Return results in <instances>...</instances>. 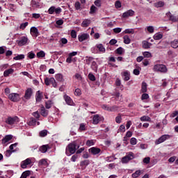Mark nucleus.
<instances>
[{"mask_svg":"<svg viewBox=\"0 0 178 178\" xmlns=\"http://www.w3.org/2000/svg\"><path fill=\"white\" fill-rule=\"evenodd\" d=\"M79 147V146H77L76 142H74L72 143L69 144L65 149L66 155H67V156H70V155H73V154L76 152V150Z\"/></svg>","mask_w":178,"mask_h":178,"instance_id":"obj_1","label":"nucleus"},{"mask_svg":"<svg viewBox=\"0 0 178 178\" xmlns=\"http://www.w3.org/2000/svg\"><path fill=\"white\" fill-rule=\"evenodd\" d=\"M154 72H160V73H166L168 68L166 65L162 64H156L153 67Z\"/></svg>","mask_w":178,"mask_h":178,"instance_id":"obj_2","label":"nucleus"},{"mask_svg":"<svg viewBox=\"0 0 178 178\" xmlns=\"http://www.w3.org/2000/svg\"><path fill=\"white\" fill-rule=\"evenodd\" d=\"M33 89L31 88H27L25 90V94L24 97H22L23 101H29V99H31V97H33Z\"/></svg>","mask_w":178,"mask_h":178,"instance_id":"obj_3","label":"nucleus"},{"mask_svg":"<svg viewBox=\"0 0 178 178\" xmlns=\"http://www.w3.org/2000/svg\"><path fill=\"white\" fill-rule=\"evenodd\" d=\"M48 13L49 15H54V13H56V15H60V13H62V8H60V7L56 8L53 6L49 8Z\"/></svg>","mask_w":178,"mask_h":178,"instance_id":"obj_4","label":"nucleus"},{"mask_svg":"<svg viewBox=\"0 0 178 178\" xmlns=\"http://www.w3.org/2000/svg\"><path fill=\"white\" fill-rule=\"evenodd\" d=\"M16 42L19 47H23V45L27 44V42H29V38L26 36L20 37L17 40Z\"/></svg>","mask_w":178,"mask_h":178,"instance_id":"obj_5","label":"nucleus"},{"mask_svg":"<svg viewBox=\"0 0 178 178\" xmlns=\"http://www.w3.org/2000/svg\"><path fill=\"white\" fill-rule=\"evenodd\" d=\"M8 99L12 102H19L20 101V95L17 93H10L8 95Z\"/></svg>","mask_w":178,"mask_h":178,"instance_id":"obj_6","label":"nucleus"},{"mask_svg":"<svg viewBox=\"0 0 178 178\" xmlns=\"http://www.w3.org/2000/svg\"><path fill=\"white\" fill-rule=\"evenodd\" d=\"M19 118L17 116H15L14 118L12 117H8L6 120V123H7V124H10V125H13V124H15L16 123H19Z\"/></svg>","mask_w":178,"mask_h":178,"instance_id":"obj_7","label":"nucleus"},{"mask_svg":"<svg viewBox=\"0 0 178 178\" xmlns=\"http://www.w3.org/2000/svg\"><path fill=\"white\" fill-rule=\"evenodd\" d=\"M169 138H170V135H163L155 141V144L156 145H158L161 144V143L166 141V140H169Z\"/></svg>","mask_w":178,"mask_h":178,"instance_id":"obj_8","label":"nucleus"},{"mask_svg":"<svg viewBox=\"0 0 178 178\" xmlns=\"http://www.w3.org/2000/svg\"><path fill=\"white\" fill-rule=\"evenodd\" d=\"M166 17H168V20L170 22H172V23H176L177 22H178V15L177 16H175L173 15H172V13L170 12H168L165 14Z\"/></svg>","mask_w":178,"mask_h":178,"instance_id":"obj_9","label":"nucleus"},{"mask_svg":"<svg viewBox=\"0 0 178 178\" xmlns=\"http://www.w3.org/2000/svg\"><path fill=\"white\" fill-rule=\"evenodd\" d=\"M89 38H90V35L88 33H82L78 35V40L79 42H83V41H86Z\"/></svg>","mask_w":178,"mask_h":178,"instance_id":"obj_10","label":"nucleus"},{"mask_svg":"<svg viewBox=\"0 0 178 178\" xmlns=\"http://www.w3.org/2000/svg\"><path fill=\"white\" fill-rule=\"evenodd\" d=\"M134 10H129L127 12L122 14V17L124 19H127L128 17H131V16H134Z\"/></svg>","mask_w":178,"mask_h":178,"instance_id":"obj_11","label":"nucleus"},{"mask_svg":"<svg viewBox=\"0 0 178 178\" xmlns=\"http://www.w3.org/2000/svg\"><path fill=\"white\" fill-rule=\"evenodd\" d=\"M89 152L92 155H98L101 152V149L93 147L89 149Z\"/></svg>","mask_w":178,"mask_h":178,"instance_id":"obj_12","label":"nucleus"},{"mask_svg":"<svg viewBox=\"0 0 178 178\" xmlns=\"http://www.w3.org/2000/svg\"><path fill=\"white\" fill-rule=\"evenodd\" d=\"M42 98H44V96L42 95V92H41V91L40 90L37 91L35 94L36 102H41V101H42Z\"/></svg>","mask_w":178,"mask_h":178,"instance_id":"obj_13","label":"nucleus"},{"mask_svg":"<svg viewBox=\"0 0 178 178\" xmlns=\"http://www.w3.org/2000/svg\"><path fill=\"white\" fill-rule=\"evenodd\" d=\"M31 164V159H26L25 161H23L21 163V168H22V169H26V168H27V165Z\"/></svg>","mask_w":178,"mask_h":178,"instance_id":"obj_14","label":"nucleus"},{"mask_svg":"<svg viewBox=\"0 0 178 178\" xmlns=\"http://www.w3.org/2000/svg\"><path fill=\"white\" fill-rule=\"evenodd\" d=\"M31 34L33 37H38L40 35V32H38V29L36 27L31 28Z\"/></svg>","mask_w":178,"mask_h":178,"instance_id":"obj_15","label":"nucleus"},{"mask_svg":"<svg viewBox=\"0 0 178 178\" xmlns=\"http://www.w3.org/2000/svg\"><path fill=\"white\" fill-rule=\"evenodd\" d=\"M38 166H40V168H47L48 166V162L47 161V159H42L39 161Z\"/></svg>","mask_w":178,"mask_h":178,"instance_id":"obj_16","label":"nucleus"},{"mask_svg":"<svg viewBox=\"0 0 178 178\" xmlns=\"http://www.w3.org/2000/svg\"><path fill=\"white\" fill-rule=\"evenodd\" d=\"M40 112V115H42V116H43L44 118H47V116H48L49 111L48 110L45 109V107H44V106H41Z\"/></svg>","mask_w":178,"mask_h":178,"instance_id":"obj_17","label":"nucleus"},{"mask_svg":"<svg viewBox=\"0 0 178 178\" xmlns=\"http://www.w3.org/2000/svg\"><path fill=\"white\" fill-rule=\"evenodd\" d=\"M152 45V43H149V42L147 40H143L142 42V47L144 48V49H149L151 48V46Z\"/></svg>","mask_w":178,"mask_h":178,"instance_id":"obj_18","label":"nucleus"},{"mask_svg":"<svg viewBox=\"0 0 178 178\" xmlns=\"http://www.w3.org/2000/svg\"><path fill=\"white\" fill-rule=\"evenodd\" d=\"M13 138V136L12 135H7L4 137V138L2 139V144H6V143H9L10 140Z\"/></svg>","mask_w":178,"mask_h":178,"instance_id":"obj_19","label":"nucleus"},{"mask_svg":"<svg viewBox=\"0 0 178 178\" xmlns=\"http://www.w3.org/2000/svg\"><path fill=\"white\" fill-rule=\"evenodd\" d=\"M101 122V118H99V115H95L92 118L93 124H98Z\"/></svg>","mask_w":178,"mask_h":178,"instance_id":"obj_20","label":"nucleus"},{"mask_svg":"<svg viewBox=\"0 0 178 178\" xmlns=\"http://www.w3.org/2000/svg\"><path fill=\"white\" fill-rule=\"evenodd\" d=\"M64 99L67 105H73V100L67 95H64Z\"/></svg>","mask_w":178,"mask_h":178,"instance_id":"obj_21","label":"nucleus"},{"mask_svg":"<svg viewBox=\"0 0 178 178\" xmlns=\"http://www.w3.org/2000/svg\"><path fill=\"white\" fill-rule=\"evenodd\" d=\"M122 76L124 77V81H129V80H130V72H129V71L124 72Z\"/></svg>","mask_w":178,"mask_h":178,"instance_id":"obj_22","label":"nucleus"},{"mask_svg":"<svg viewBox=\"0 0 178 178\" xmlns=\"http://www.w3.org/2000/svg\"><path fill=\"white\" fill-rule=\"evenodd\" d=\"M51 147H49V145H44L40 147V152H42L43 154H45L49 149Z\"/></svg>","mask_w":178,"mask_h":178,"instance_id":"obj_23","label":"nucleus"},{"mask_svg":"<svg viewBox=\"0 0 178 178\" xmlns=\"http://www.w3.org/2000/svg\"><path fill=\"white\" fill-rule=\"evenodd\" d=\"M31 3L33 8H41V5L40 4V2H38V0H32Z\"/></svg>","mask_w":178,"mask_h":178,"instance_id":"obj_24","label":"nucleus"},{"mask_svg":"<svg viewBox=\"0 0 178 178\" xmlns=\"http://www.w3.org/2000/svg\"><path fill=\"white\" fill-rule=\"evenodd\" d=\"M13 72H15L14 69L10 68L8 70H6V71H4L3 72V76L4 77H8V76H9V74H12L13 73Z\"/></svg>","mask_w":178,"mask_h":178,"instance_id":"obj_25","label":"nucleus"},{"mask_svg":"<svg viewBox=\"0 0 178 178\" xmlns=\"http://www.w3.org/2000/svg\"><path fill=\"white\" fill-rule=\"evenodd\" d=\"M123 40L124 44H129L131 42V39H130V37H129L127 35L123 36Z\"/></svg>","mask_w":178,"mask_h":178,"instance_id":"obj_26","label":"nucleus"},{"mask_svg":"<svg viewBox=\"0 0 178 178\" xmlns=\"http://www.w3.org/2000/svg\"><path fill=\"white\" fill-rule=\"evenodd\" d=\"M91 69L94 71V72H97L98 70V64H97V62L95 61H92V64H91Z\"/></svg>","mask_w":178,"mask_h":178,"instance_id":"obj_27","label":"nucleus"},{"mask_svg":"<svg viewBox=\"0 0 178 178\" xmlns=\"http://www.w3.org/2000/svg\"><path fill=\"white\" fill-rule=\"evenodd\" d=\"M90 24H91V20L85 19L83 21L81 26L82 27H88Z\"/></svg>","mask_w":178,"mask_h":178,"instance_id":"obj_28","label":"nucleus"},{"mask_svg":"<svg viewBox=\"0 0 178 178\" xmlns=\"http://www.w3.org/2000/svg\"><path fill=\"white\" fill-rule=\"evenodd\" d=\"M96 48L99 49V52H105L106 51L105 47H104L102 44H97Z\"/></svg>","mask_w":178,"mask_h":178,"instance_id":"obj_29","label":"nucleus"},{"mask_svg":"<svg viewBox=\"0 0 178 178\" xmlns=\"http://www.w3.org/2000/svg\"><path fill=\"white\" fill-rule=\"evenodd\" d=\"M55 77H56V80H57V81H60V82L64 81L63 75L61 74H56Z\"/></svg>","mask_w":178,"mask_h":178,"instance_id":"obj_30","label":"nucleus"},{"mask_svg":"<svg viewBox=\"0 0 178 178\" xmlns=\"http://www.w3.org/2000/svg\"><path fill=\"white\" fill-rule=\"evenodd\" d=\"M155 8H163V6H165V2L160 1L159 2H156L154 3Z\"/></svg>","mask_w":178,"mask_h":178,"instance_id":"obj_31","label":"nucleus"},{"mask_svg":"<svg viewBox=\"0 0 178 178\" xmlns=\"http://www.w3.org/2000/svg\"><path fill=\"white\" fill-rule=\"evenodd\" d=\"M88 165H90V161L88 160H85L81 162V166H82L83 169H86V168L88 166Z\"/></svg>","mask_w":178,"mask_h":178,"instance_id":"obj_32","label":"nucleus"},{"mask_svg":"<svg viewBox=\"0 0 178 178\" xmlns=\"http://www.w3.org/2000/svg\"><path fill=\"white\" fill-rule=\"evenodd\" d=\"M163 37V35H162L160 33H155L153 38L154 40H161V38Z\"/></svg>","mask_w":178,"mask_h":178,"instance_id":"obj_33","label":"nucleus"},{"mask_svg":"<svg viewBox=\"0 0 178 178\" xmlns=\"http://www.w3.org/2000/svg\"><path fill=\"white\" fill-rule=\"evenodd\" d=\"M127 159L129 161H133V159L134 158V153L130 152L127 153V154L125 156Z\"/></svg>","mask_w":178,"mask_h":178,"instance_id":"obj_34","label":"nucleus"},{"mask_svg":"<svg viewBox=\"0 0 178 178\" xmlns=\"http://www.w3.org/2000/svg\"><path fill=\"white\" fill-rule=\"evenodd\" d=\"M37 124V120L35 118H31L30 121L29 122V126H35V124Z\"/></svg>","mask_w":178,"mask_h":178,"instance_id":"obj_35","label":"nucleus"},{"mask_svg":"<svg viewBox=\"0 0 178 178\" xmlns=\"http://www.w3.org/2000/svg\"><path fill=\"white\" fill-rule=\"evenodd\" d=\"M37 58H45V52L42 50L38 52L36 54Z\"/></svg>","mask_w":178,"mask_h":178,"instance_id":"obj_36","label":"nucleus"},{"mask_svg":"<svg viewBox=\"0 0 178 178\" xmlns=\"http://www.w3.org/2000/svg\"><path fill=\"white\" fill-rule=\"evenodd\" d=\"M93 60H94V58L86 56L85 62L86 65H90L91 62H92Z\"/></svg>","mask_w":178,"mask_h":178,"instance_id":"obj_37","label":"nucleus"},{"mask_svg":"<svg viewBox=\"0 0 178 178\" xmlns=\"http://www.w3.org/2000/svg\"><path fill=\"white\" fill-rule=\"evenodd\" d=\"M14 60H22V59H24V54H19L13 58Z\"/></svg>","mask_w":178,"mask_h":178,"instance_id":"obj_38","label":"nucleus"},{"mask_svg":"<svg viewBox=\"0 0 178 178\" xmlns=\"http://www.w3.org/2000/svg\"><path fill=\"white\" fill-rule=\"evenodd\" d=\"M124 34H134V29H125L123 31Z\"/></svg>","mask_w":178,"mask_h":178,"instance_id":"obj_39","label":"nucleus"},{"mask_svg":"<svg viewBox=\"0 0 178 178\" xmlns=\"http://www.w3.org/2000/svg\"><path fill=\"white\" fill-rule=\"evenodd\" d=\"M141 175V170H136L134 173L132 174V177L133 178H137L139 176Z\"/></svg>","mask_w":178,"mask_h":178,"instance_id":"obj_40","label":"nucleus"},{"mask_svg":"<svg viewBox=\"0 0 178 178\" xmlns=\"http://www.w3.org/2000/svg\"><path fill=\"white\" fill-rule=\"evenodd\" d=\"M52 106V101L49 100L45 102V108L46 109H51V107Z\"/></svg>","mask_w":178,"mask_h":178,"instance_id":"obj_41","label":"nucleus"},{"mask_svg":"<svg viewBox=\"0 0 178 178\" xmlns=\"http://www.w3.org/2000/svg\"><path fill=\"white\" fill-rule=\"evenodd\" d=\"M30 174H31L30 170L25 171V172H24L22 174L20 178H27L28 176H29Z\"/></svg>","mask_w":178,"mask_h":178,"instance_id":"obj_42","label":"nucleus"},{"mask_svg":"<svg viewBox=\"0 0 178 178\" xmlns=\"http://www.w3.org/2000/svg\"><path fill=\"white\" fill-rule=\"evenodd\" d=\"M140 120L141 122H149V120H151V118L147 115H144L140 118Z\"/></svg>","mask_w":178,"mask_h":178,"instance_id":"obj_43","label":"nucleus"},{"mask_svg":"<svg viewBox=\"0 0 178 178\" xmlns=\"http://www.w3.org/2000/svg\"><path fill=\"white\" fill-rule=\"evenodd\" d=\"M141 91L142 92H147V83L145 82L142 83Z\"/></svg>","mask_w":178,"mask_h":178,"instance_id":"obj_44","label":"nucleus"},{"mask_svg":"<svg viewBox=\"0 0 178 178\" xmlns=\"http://www.w3.org/2000/svg\"><path fill=\"white\" fill-rule=\"evenodd\" d=\"M143 55L144 58H152V54H151V52H149V51H144V52H143Z\"/></svg>","mask_w":178,"mask_h":178,"instance_id":"obj_45","label":"nucleus"},{"mask_svg":"<svg viewBox=\"0 0 178 178\" xmlns=\"http://www.w3.org/2000/svg\"><path fill=\"white\" fill-rule=\"evenodd\" d=\"M88 77L90 81H95L96 80L95 76L91 72L88 74Z\"/></svg>","mask_w":178,"mask_h":178,"instance_id":"obj_46","label":"nucleus"},{"mask_svg":"<svg viewBox=\"0 0 178 178\" xmlns=\"http://www.w3.org/2000/svg\"><path fill=\"white\" fill-rule=\"evenodd\" d=\"M48 134V131L47 130H42L39 133V135L40 137H45Z\"/></svg>","mask_w":178,"mask_h":178,"instance_id":"obj_47","label":"nucleus"},{"mask_svg":"<svg viewBox=\"0 0 178 178\" xmlns=\"http://www.w3.org/2000/svg\"><path fill=\"white\" fill-rule=\"evenodd\" d=\"M94 144H95V142L94 141V140H88L86 141V145L88 147H91L94 145Z\"/></svg>","mask_w":178,"mask_h":178,"instance_id":"obj_48","label":"nucleus"},{"mask_svg":"<svg viewBox=\"0 0 178 178\" xmlns=\"http://www.w3.org/2000/svg\"><path fill=\"white\" fill-rule=\"evenodd\" d=\"M171 47L172 48H177L178 47V41L174 40L171 42Z\"/></svg>","mask_w":178,"mask_h":178,"instance_id":"obj_49","label":"nucleus"},{"mask_svg":"<svg viewBox=\"0 0 178 178\" xmlns=\"http://www.w3.org/2000/svg\"><path fill=\"white\" fill-rule=\"evenodd\" d=\"M28 58H29V59H34V58H35V54L33 51H30L28 53Z\"/></svg>","mask_w":178,"mask_h":178,"instance_id":"obj_50","label":"nucleus"},{"mask_svg":"<svg viewBox=\"0 0 178 178\" xmlns=\"http://www.w3.org/2000/svg\"><path fill=\"white\" fill-rule=\"evenodd\" d=\"M28 26H29V22L22 23L20 24L19 29L21 30H24V29H26V27H27Z\"/></svg>","mask_w":178,"mask_h":178,"instance_id":"obj_51","label":"nucleus"},{"mask_svg":"<svg viewBox=\"0 0 178 178\" xmlns=\"http://www.w3.org/2000/svg\"><path fill=\"white\" fill-rule=\"evenodd\" d=\"M79 130L80 131H86V130H87V129H86V124H84V123L80 124Z\"/></svg>","mask_w":178,"mask_h":178,"instance_id":"obj_52","label":"nucleus"},{"mask_svg":"<svg viewBox=\"0 0 178 178\" xmlns=\"http://www.w3.org/2000/svg\"><path fill=\"white\" fill-rule=\"evenodd\" d=\"M13 152H15V150L11 151V150L8 149L6 152H5L4 154L6 156H7V158H9V156H10V155H12Z\"/></svg>","mask_w":178,"mask_h":178,"instance_id":"obj_53","label":"nucleus"},{"mask_svg":"<svg viewBox=\"0 0 178 178\" xmlns=\"http://www.w3.org/2000/svg\"><path fill=\"white\" fill-rule=\"evenodd\" d=\"M113 159H116V157H115V155L108 156L106 158V161H107V162H112Z\"/></svg>","mask_w":178,"mask_h":178,"instance_id":"obj_54","label":"nucleus"},{"mask_svg":"<svg viewBox=\"0 0 178 178\" xmlns=\"http://www.w3.org/2000/svg\"><path fill=\"white\" fill-rule=\"evenodd\" d=\"M97 7H95V6L92 5L91 7H90V14H92V13H95V12H97Z\"/></svg>","mask_w":178,"mask_h":178,"instance_id":"obj_55","label":"nucleus"},{"mask_svg":"<svg viewBox=\"0 0 178 178\" xmlns=\"http://www.w3.org/2000/svg\"><path fill=\"white\" fill-rule=\"evenodd\" d=\"M102 109H104V111H108V112H111V106L106 105V104H103L102 106Z\"/></svg>","mask_w":178,"mask_h":178,"instance_id":"obj_56","label":"nucleus"},{"mask_svg":"<svg viewBox=\"0 0 178 178\" xmlns=\"http://www.w3.org/2000/svg\"><path fill=\"white\" fill-rule=\"evenodd\" d=\"M147 30L149 33H150L151 34H152V33H154V26H149L147 27Z\"/></svg>","mask_w":178,"mask_h":178,"instance_id":"obj_57","label":"nucleus"},{"mask_svg":"<svg viewBox=\"0 0 178 178\" xmlns=\"http://www.w3.org/2000/svg\"><path fill=\"white\" fill-rule=\"evenodd\" d=\"M121 162H122V163H129V162H130V161H129V159L125 156L122 157Z\"/></svg>","mask_w":178,"mask_h":178,"instance_id":"obj_58","label":"nucleus"},{"mask_svg":"<svg viewBox=\"0 0 178 178\" xmlns=\"http://www.w3.org/2000/svg\"><path fill=\"white\" fill-rule=\"evenodd\" d=\"M116 54H118V55H122L123 54V48L119 47L115 50Z\"/></svg>","mask_w":178,"mask_h":178,"instance_id":"obj_59","label":"nucleus"},{"mask_svg":"<svg viewBox=\"0 0 178 178\" xmlns=\"http://www.w3.org/2000/svg\"><path fill=\"white\" fill-rule=\"evenodd\" d=\"M71 37L72 38H77V32H76L74 30H72Z\"/></svg>","mask_w":178,"mask_h":178,"instance_id":"obj_60","label":"nucleus"},{"mask_svg":"<svg viewBox=\"0 0 178 178\" xmlns=\"http://www.w3.org/2000/svg\"><path fill=\"white\" fill-rule=\"evenodd\" d=\"M74 95L80 96L81 95V90L76 88L74 91Z\"/></svg>","mask_w":178,"mask_h":178,"instance_id":"obj_61","label":"nucleus"},{"mask_svg":"<svg viewBox=\"0 0 178 178\" xmlns=\"http://www.w3.org/2000/svg\"><path fill=\"white\" fill-rule=\"evenodd\" d=\"M149 98V95H148V94L147 93H143L142 95V97H141V99L144 100V99H148Z\"/></svg>","mask_w":178,"mask_h":178,"instance_id":"obj_62","label":"nucleus"},{"mask_svg":"<svg viewBox=\"0 0 178 178\" xmlns=\"http://www.w3.org/2000/svg\"><path fill=\"white\" fill-rule=\"evenodd\" d=\"M130 143L131 145H136V144H137V139H136V138H131Z\"/></svg>","mask_w":178,"mask_h":178,"instance_id":"obj_63","label":"nucleus"},{"mask_svg":"<svg viewBox=\"0 0 178 178\" xmlns=\"http://www.w3.org/2000/svg\"><path fill=\"white\" fill-rule=\"evenodd\" d=\"M94 3L95 6H97V8H101V0H96Z\"/></svg>","mask_w":178,"mask_h":178,"instance_id":"obj_64","label":"nucleus"}]
</instances>
